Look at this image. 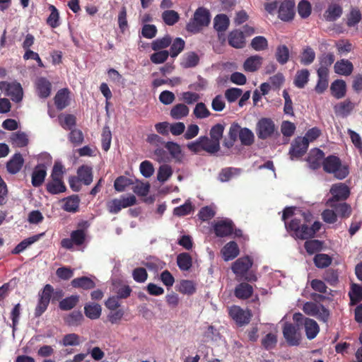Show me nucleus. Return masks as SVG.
<instances>
[{
  "label": "nucleus",
  "instance_id": "nucleus-48",
  "mask_svg": "<svg viewBox=\"0 0 362 362\" xmlns=\"http://www.w3.org/2000/svg\"><path fill=\"white\" fill-rule=\"evenodd\" d=\"M276 60L281 64H286L289 58V50L286 45H280L276 49Z\"/></svg>",
  "mask_w": 362,
  "mask_h": 362
},
{
  "label": "nucleus",
  "instance_id": "nucleus-28",
  "mask_svg": "<svg viewBox=\"0 0 362 362\" xmlns=\"http://www.w3.org/2000/svg\"><path fill=\"white\" fill-rule=\"evenodd\" d=\"M63 209L68 212L74 213L78 211L80 199L77 195H72L63 199Z\"/></svg>",
  "mask_w": 362,
  "mask_h": 362
},
{
  "label": "nucleus",
  "instance_id": "nucleus-13",
  "mask_svg": "<svg viewBox=\"0 0 362 362\" xmlns=\"http://www.w3.org/2000/svg\"><path fill=\"white\" fill-rule=\"evenodd\" d=\"M37 95L41 98H47L50 95L52 84L49 80L44 77H40L35 82Z\"/></svg>",
  "mask_w": 362,
  "mask_h": 362
},
{
  "label": "nucleus",
  "instance_id": "nucleus-21",
  "mask_svg": "<svg viewBox=\"0 0 362 362\" xmlns=\"http://www.w3.org/2000/svg\"><path fill=\"white\" fill-rule=\"evenodd\" d=\"M202 149L209 153H215L220 149L219 142L213 140L207 136L200 137Z\"/></svg>",
  "mask_w": 362,
  "mask_h": 362
},
{
  "label": "nucleus",
  "instance_id": "nucleus-33",
  "mask_svg": "<svg viewBox=\"0 0 362 362\" xmlns=\"http://www.w3.org/2000/svg\"><path fill=\"white\" fill-rule=\"evenodd\" d=\"M78 179L86 185H89L93 181L92 168L88 165H82L77 171Z\"/></svg>",
  "mask_w": 362,
  "mask_h": 362
},
{
  "label": "nucleus",
  "instance_id": "nucleus-16",
  "mask_svg": "<svg viewBox=\"0 0 362 362\" xmlns=\"http://www.w3.org/2000/svg\"><path fill=\"white\" fill-rule=\"evenodd\" d=\"M327 205L333 208L336 213L341 218H348L351 216V208L350 205L346 203L335 202L334 199H329L327 202Z\"/></svg>",
  "mask_w": 362,
  "mask_h": 362
},
{
  "label": "nucleus",
  "instance_id": "nucleus-59",
  "mask_svg": "<svg viewBox=\"0 0 362 362\" xmlns=\"http://www.w3.org/2000/svg\"><path fill=\"white\" fill-rule=\"evenodd\" d=\"M170 42L171 38L170 37V36L166 35L163 38L157 39L152 42L151 47L153 50L157 51L168 47Z\"/></svg>",
  "mask_w": 362,
  "mask_h": 362
},
{
  "label": "nucleus",
  "instance_id": "nucleus-37",
  "mask_svg": "<svg viewBox=\"0 0 362 362\" xmlns=\"http://www.w3.org/2000/svg\"><path fill=\"white\" fill-rule=\"evenodd\" d=\"M342 13L341 8L337 4L330 5L325 13L324 17L327 21H334L339 18Z\"/></svg>",
  "mask_w": 362,
  "mask_h": 362
},
{
  "label": "nucleus",
  "instance_id": "nucleus-27",
  "mask_svg": "<svg viewBox=\"0 0 362 362\" xmlns=\"http://www.w3.org/2000/svg\"><path fill=\"white\" fill-rule=\"evenodd\" d=\"M46 175L47 172L44 165L37 166L32 174V185L34 187L40 186L43 183Z\"/></svg>",
  "mask_w": 362,
  "mask_h": 362
},
{
  "label": "nucleus",
  "instance_id": "nucleus-9",
  "mask_svg": "<svg viewBox=\"0 0 362 362\" xmlns=\"http://www.w3.org/2000/svg\"><path fill=\"white\" fill-rule=\"evenodd\" d=\"M229 315L240 326L248 324L252 316L248 310H243L237 305H233L229 308Z\"/></svg>",
  "mask_w": 362,
  "mask_h": 362
},
{
  "label": "nucleus",
  "instance_id": "nucleus-30",
  "mask_svg": "<svg viewBox=\"0 0 362 362\" xmlns=\"http://www.w3.org/2000/svg\"><path fill=\"white\" fill-rule=\"evenodd\" d=\"M199 61V56L195 52H190L182 56L180 64L185 69L192 68L198 64Z\"/></svg>",
  "mask_w": 362,
  "mask_h": 362
},
{
  "label": "nucleus",
  "instance_id": "nucleus-46",
  "mask_svg": "<svg viewBox=\"0 0 362 362\" xmlns=\"http://www.w3.org/2000/svg\"><path fill=\"white\" fill-rule=\"evenodd\" d=\"M173 170L170 166L162 165L160 166L157 173V179L160 182L167 181L172 175Z\"/></svg>",
  "mask_w": 362,
  "mask_h": 362
},
{
  "label": "nucleus",
  "instance_id": "nucleus-17",
  "mask_svg": "<svg viewBox=\"0 0 362 362\" xmlns=\"http://www.w3.org/2000/svg\"><path fill=\"white\" fill-rule=\"evenodd\" d=\"M294 16V4L290 1H285L281 3L279 9V17L281 20L288 21L291 20Z\"/></svg>",
  "mask_w": 362,
  "mask_h": 362
},
{
  "label": "nucleus",
  "instance_id": "nucleus-6",
  "mask_svg": "<svg viewBox=\"0 0 362 362\" xmlns=\"http://www.w3.org/2000/svg\"><path fill=\"white\" fill-rule=\"evenodd\" d=\"M0 89L14 102L18 103L23 98V91L19 83L1 81L0 82Z\"/></svg>",
  "mask_w": 362,
  "mask_h": 362
},
{
  "label": "nucleus",
  "instance_id": "nucleus-55",
  "mask_svg": "<svg viewBox=\"0 0 362 362\" xmlns=\"http://www.w3.org/2000/svg\"><path fill=\"white\" fill-rule=\"evenodd\" d=\"M111 141L112 134L110 130V128L107 127H105L103 129L101 138L102 148L105 151H107L110 149Z\"/></svg>",
  "mask_w": 362,
  "mask_h": 362
},
{
  "label": "nucleus",
  "instance_id": "nucleus-41",
  "mask_svg": "<svg viewBox=\"0 0 362 362\" xmlns=\"http://www.w3.org/2000/svg\"><path fill=\"white\" fill-rule=\"evenodd\" d=\"M42 235H36L32 237H30L28 238H26L21 241L19 244L16 245V247L13 250V253L14 254H18L22 252L23 250H25L28 246L32 245L33 243H35L38 240L39 238Z\"/></svg>",
  "mask_w": 362,
  "mask_h": 362
},
{
  "label": "nucleus",
  "instance_id": "nucleus-64",
  "mask_svg": "<svg viewBox=\"0 0 362 362\" xmlns=\"http://www.w3.org/2000/svg\"><path fill=\"white\" fill-rule=\"evenodd\" d=\"M296 130V125L289 121H284L281 125V132L284 136H291Z\"/></svg>",
  "mask_w": 362,
  "mask_h": 362
},
{
  "label": "nucleus",
  "instance_id": "nucleus-50",
  "mask_svg": "<svg viewBox=\"0 0 362 362\" xmlns=\"http://www.w3.org/2000/svg\"><path fill=\"white\" fill-rule=\"evenodd\" d=\"M314 262L317 267L325 268L331 264L332 259L328 255L317 254L314 257Z\"/></svg>",
  "mask_w": 362,
  "mask_h": 362
},
{
  "label": "nucleus",
  "instance_id": "nucleus-1",
  "mask_svg": "<svg viewBox=\"0 0 362 362\" xmlns=\"http://www.w3.org/2000/svg\"><path fill=\"white\" fill-rule=\"evenodd\" d=\"M296 209L294 207H286L282 215V219L285 222V226L291 235L296 238L308 239L314 237L316 232H317L322 226L319 221H315L311 227H308L305 223H302L300 220L295 216L290 223L286 220L292 216H296Z\"/></svg>",
  "mask_w": 362,
  "mask_h": 362
},
{
  "label": "nucleus",
  "instance_id": "nucleus-62",
  "mask_svg": "<svg viewBox=\"0 0 362 362\" xmlns=\"http://www.w3.org/2000/svg\"><path fill=\"white\" fill-rule=\"evenodd\" d=\"M78 301V296H71L62 300L59 303L62 310H68L73 308Z\"/></svg>",
  "mask_w": 362,
  "mask_h": 362
},
{
  "label": "nucleus",
  "instance_id": "nucleus-14",
  "mask_svg": "<svg viewBox=\"0 0 362 362\" xmlns=\"http://www.w3.org/2000/svg\"><path fill=\"white\" fill-rule=\"evenodd\" d=\"M223 259L228 262L235 259L240 253L239 247L234 241H230L226 244L221 250Z\"/></svg>",
  "mask_w": 362,
  "mask_h": 362
},
{
  "label": "nucleus",
  "instance_id": "nucleus-2",
  "mask_svg": "<svg viewBox=\"0 0 362 362\" xmlns=\"http://www.w3.org/2000/svg\"><path fill=\"white\" fill-rule=\"evenodd\" d=\"M210 22V13L209 11L203 7L198 8L194 12V16L187 24L186 29L192 33L200 32Z\"/></svg>",
  "mask_w": 362,
  "mask_h": 362
},
{
  "label": "nucleus",
  "instance_id": "nucleus-57",
  "mask_svg": "<svg viewBox=\"0 0 362 362\" xmlns=\"http://www.w3.org/2000/svg\"><path fill=\"white\" fill-rule=\"evenodd\" d=\"M185 44V41L182 38H176L170 48V56L172 57H177L183 50Z\"/></svg>",
  "mask_w": 362,
  "mask_h": 362
},
{
  "label": "nucleus",
  "instance_id": "nucleus-18",
  "mask_svg": "<svg viewBox=\"0 0 362 362\" xmlns=\"http://www.w3.org/2000/svg\"><path fill=\"white\" fill-rule=\"evenodd\" d=\"M334 69L339 75L349 76L353 72L354 66L348 59H341L334 64Z\"/></svg>",
  "mask_w": 362,
  "mask_h": 362
},
{
  "label": "nucleus",
  "instance_id": "nucleus-52",
  "mask_svg": "<svg viewBox=\"0 0 362 362\" xmlns=\"http://www.w3.org/2000/svg\"><path fill=\"white\" fill-rule=\"evenodd\" d=\"M315 58V53L314 50L310 47H306L300 56V62L303 65L310 64Z\"/></svg>",
  "mask_w": 362,
  "mask_h": 362
},
{
  "label": "nucleus",
  "instance_id": "nucleus-32",
  "mask_svg": "<svg viewBox=\"0 0 362 362\" xmlns=\"http://www.w3.org/2000/svg\"><path fill=\"white\" fill-rule=\"evenodd\" d=\"M228 42L230 46L239 49L245 45L243 33L238 30L231 32L228 36Z\"/></svg>",
  "mask_w": 362,
  "mask_h": 362
},
{
  "label": "nucleus",
  "instance_id": "nucleus-15",
  "mask_svg": "<svg viewBox=\"0 0 362 362\" xmlns=\"http://www.w3.org/2000/svg\"><path fill=\"white\" fill-rule=\"evenodd\" d=\"M330 193L332 195L331 199H334L335 202L339 200L346 199L350 194L349 187L343 183L333 185L330 189Z\"/></svg>",
  "mask_w": 362,
  "mask_h": 362
},
{
  "label": "nucleus",
  "instance_id": "nucleus-54",
  "mask_svg": "<svg viewBox=\"0 0 362 362\" xmlns=\"http://www.w3.org/2000/svg\"><path fill=\"white\" fill-rule=\"evenodd\" d=\"M239 173L240 170L237 168H225L220 173L218 178L221 182H227L233 177L238 175Z\"/></svg>",
  "mask_w": 362,
  "mask_h": 362
},
{
  "label": "nucleus",
  "instance_id": "nucleus-47",
  "mask_svg": "<svg viewBox=\"0 0 362 362\" xmlns=\"http://www.w3.org/2000/svg\"><path fill=\"white\" fill-rule=\"evenodd\" d=\"M162 18L167 25H173L178 21L180 16L177 12L173 10H167L162 13Z\"/></svg>",
  "mask_w": 362,
  "mask_h": 362
},
{
  "label": "nucleus",
  "instance_id": "nucleus-19",
  "mask_svg": "<svg viewBox=\"0 0 362 362\" xmlns=\"http://www.w3.org/2000/svg\"><path fill=\"white\" fill-rule=\"evenodd\" d=\"M324 157V153L319 148L312 149L308 158L309 165L313 169L318 168L322 163Z\"/></svg>",
  "mask_w": 362,
  "mask_h": 362
},
{
  "label": "nucleus",
  "instance_id": "nucleus-60",
  "mask_svg": "<svg viewBox=\"0 0 362 362\" xmlns=\"http://www.w3.org/2000/svg\"><path fill=\"white\" fill-rule=\"evenodd\" d=\"M179 291L184 293L191 295L195 292V286L192 281L183 280L180 282Z\"/></svg>",
  "mask_w": 362,
  "mask_h": 362
},
{
  "label": "nucleus",
  "instance_id": "nucleus-51",
  "mask_svg": "<svg viewBox=\"0 0 362 362\" xmlns=\"http://www.w3.org/2000/svg\"><path fill=\"white\" fill-rule=\"evenodd\" d=\"M254 134L248 128H241L239 139L244 145H250L254 141Z\"/></svg>",
  "mask_w": 362,
  "mask_h": 362
},
{
  "label": "nucleus",
  "instance_id": "nucleus-53",
  "mask_svg": "<svg viewBox=\"0 0 362 362\" xmlns=\"http://www.w3.org/2000/svg\"><path fill=\"white\" fill-rule=\"evenodd\" d=\"M194 210V207L190 201H187L183 205L174 209L173 214L177 216H183L189 214Z\"/></svg>",
  "mask_w": 362,
  "mask_h": 362
},
{
  "label": "nucleus",
  "instance_id": "nucleus-39",
  "mask_svg": "<svg viewBox=\"0 0 362 362\" xmlns=\"http://www.w3.org/2000/svg\"><path fill=\"white\" fill-rule=\"evenodd\" d=\"M71 285L75 288L90 289L95 286L94 282L88 277L83 276L72 280Z\"/></svg>",
  "mask_w": 362,
  "mask_h": 362
},
{
  "label": "nucleus",
  "instance_id": "nucleus-8",
  "mask_svg": "<svg viewBox=\"0 0 362 362\" xmlns=\"http://www.w3.org/2000/svg\"><path fill=\"white\" fill-rule=\"evenodd\" d=\"M283 334L290 346H297L300 344L301 334L298 329L293 325L285 323L283 327Z\"/></svg>",
  "mask_w": 362,
  "mask_h": 362
},
{
  "label": "nucleus",
  "instance_id": "nucleus-26",
  "mask_svg": "<svg viewBox=\"0 0 362 362\" xmlns=\"http://www.w3.org/2000/svg\"><path fill=\"white\" fill-rule=\"evenodd\" d=\"M262 64V58L258 55H254L247 58L244 62L245 71L254 72L259 69Z\"/></svg>",
  "mask_w": 362,
  "mask_h": 362
},
{
  "label": "nucleus",
  "instance_id": "nucleus-56",
  "mask_svg": "<svg viewBox=\"0 0 362 362\" xmlns=\"http://www.w3.org/2000/svg\"><path fill=\"white\" fill-rule=\"evenodd\" d=\"M59 121L61 126L66 129H71L76 124V118L71 115H62L59 117Z\"/></svg>",
  "mask_w": 362,
  "mask_h": 362
},
{
  "label": "nucleus",
  "instance_id": "nucleus-20",
  "mask_svg": "<svg viewBox=\"0 0 362 362\" xmlns=\"http://www.w3.org/2000/svg\"><path fill=\"white\" fill-rule=\"evenodd\" d=\"M321 134V131L317 127L309 129L303 137H298V141L303 142L302 149H308L309 144L316 140Z\"/></svg>",
  "mask_w": 362,
  "mask_h": 362
},
{
  "label": "nucleus",
  "instance_id": "nucleus-25",
  "mask_svg": "<svg viewBox=\"0 0 362 362\" xmlns=\"http://www.w3.org/2000/svg\"><path fill=\"white\" fill-rule=\"evenodd\" d=\"M304 326L306 336L309 339H314L320 331L317 323L310 318H305Z\"/></svg>",
  "mask_w": 362,
  "mask_h": 362
},
{
  "label": "nucleus",
  "instance_id": "nucleus-4",
  "mask_svg": "<svg viewBox=\"0 0 362 362\" xmlns=\"http://www.w3.org/2000/svg\"><path fill=\"white\" fill-rule=\"evenodd\" d=\"M64 170L62 164L56 163L51 174V180L47 184V190L57 194L66 191V187L62 181Z\"/></svg>",
  "mask_w": 362,
  "mask_h": 362
},
{
  "label": "nucleus",
  "instance_id": "nucleus-61",
  "mask_svg": "<svg viewBox=\"0 0 362 362\" xmlns=\"http://www.w3.org/2000/svg\"><path fill=\"white\" fill-rule=\"evenodd\" d=\"M71 237L76 245H81L86 240V232L83 229H78L71 232Z\"/></svg>",
  "mask_w": 362,
  "mask_h": 362
},
{
  "label": "nucleus",
  "instance_id": "nucleus-36",
  "mask_svg": "<svg viewBox=\"0 0 362 362\" xmlns=\"http://www.w3.org/2000/svg\"><path fill=\"white\" fill-rule=\"evenodd\" d=\"M252 291L253 289L250 285L242 283L235 288V294L238 298L246 299L251 296Z\"/></svg>",
  "mask_w": 362,
  "mask_h": 362
},
{
  "label": "nucleus",
  "instance_id": "nucleus-7",
  "mask_svg": "<svg viewBox=\"0 0 362 362\" xmlns=\"http://www.w3.org/2000/svg\"><path fill=\"white\" fill-rule=\"evenodd\" d=\"M276 132L274 122L269 118H262L257 124L256 133L261 139L271 137Z\"/></svg>",
  "mask_w": 362,
  "mask_h": 362
},
{
  "label": "nucleus",
  "instance_id": "nucleus-45",
  "mask_svg": "<svg viewBox=\"0 0 362 362\" xmlns=\"http://www.w3.org/2000/svg\"><path fill=\"white\" fill-rule=\"evenodd\" d=\"M309 78V71L307 69H302L296 73L294 84L296 87L302 88L307 83Z\"/></svg>",
  "mask_w": 362,
  "mask_h": 362
},
{
  "label": "nucleus",
  "instance_id": "nucleus-38",
  "mask_svg": "<svg viewBox=\"0 0 362 362\" xmlns=\"http://www.w3.org/2000/svg\"><path fill=\"white\" fill-rule=\"evenodd\" d=\"M59 343L64 346H76L81 343V339L78 334L70 333L65 334Z\"/></svg>",
  "mask_w": 362,
  "mask_h": 362
},
{
  "label": "nucleus",
  "instance_id": "nucleus-43",
  "mask_svg": "<svg viewBox=\"0 0 362 362\" xmlns=\"http://www.w3.org/2000/svg\"><path fill=\"white\" fill-rule=\"evenodd\" d=\"M177 262L181 270L187 271L192 266V258L188 253H181L177 256Z\"/></svg>",
  "mask_w": 362,
  "mask_h": 362
},
{
  "label": "nucleus",
  "instance_id": "nucleus-35",
  "mask_svg": "<svg viewBox=\"0 0 362 362\" xmlns=\"http://www.w3.org/2000/svg\"><path fill=\"white\" fill-rule=\"evenodd\" d=\"M84 312L87 317L95 320L99 318L101 315V307L97 303H88L85 305Z\"/></svg>",
  "mask_w": 362,
  "mask_h": 362
},
{
  "label": "nucleus",
  "instance_id": "nucleus-23",
  "mask_svg": "<svg viewBox=\"0 0 362 362\" xmlns=\"http://www.w3.org/2000/svg\"><path fill=\"white\" fill-rule=\"evenodd\" d=\"M330 90L332 95L334 98L337 99L343 98L346 91V85L345 81L340 79L334 81L331 85Z\"/></svg>",
  "mask_w": 362,
  "mask_h": 362
},
{
  "label": "nucleus",
  "instance_id": "nucleus-40",
  "mask_svg": "<svg viewBox=\"0 0 362 362\" xmlns=\"http://www.w3.org/2000/svg\"><path fill=\"white\" fill-rule=\"evenodd\" d=\"M193 115L197 119H205L211 115L209 110L207 108L204 103H198L194 110Z\"/></svg>",
  "mask_w": 362,
  "mask_h": 362
},
{
  "label": "nucleus",
  "instance_id": "nucleus-12",
  "mask_svg": "<svg viewBox=\"0 0 362 362\" xmlns=\"http://www.w3.org/2000/svg\"><path fill=\"white\" fill-rule=\"evenodd\" d=\"M214 230L218 237L230 235L233 230V223L228 218L218 220L214 223Z\"/></svg>",
  "mask_w": 362,
  "mask_h": 362
},
{
  "label": "nucleus",
  "instance_id": "nucleus-58",
  "mask_svg": "<svg viewBox=\"0 0 362 362\" xmlns=\"http://www.w3.org/2000/svg\"><path fill=\"white\" fill-rule=\"evenodd\" d=\"M349 296L351 301L358 302L362 300V285L353 284L351 285V291H349Z\"/></svg>",
  "mask_w": 362,
  "mask_h": 362
},
{
  "label": "nucleus",
  "instance_id": "nucleus-42",
  "mask_svg": "<svg viewBox=\"0 0 362 362\" xmlns=\"http://www.w3.org/2000/svg\"><path fill=\"white\" fill-rule=\"evenodd\" d=\"M83 321V316L81 311H73L65 318V322L69 326H78Z\"/></svg>",
  "mask_w": 362,
  "mask_h": 362
},
{
  "label": "nucleus",
  "instance_id": "nucleus-49",
  "mask_svg": "<svg viewBox=\"0 0 362 362\" xmlns=\"http://www.w3.org/2000/svg\"><path fill=\"white\" fill-rule=\"evenodd\" d=\"M12 144L18 147H23L27 145L28 138L25 134L23 132H16L11 136Z\"/></svg>",
  "mask_w": 362,
  "mask_h": 362
},
{
  "label": "nucleus",
  "instance_id": "nucleus-3",
  "mask_svg": "<svg viewBox=\"0 0 362 362\" xmlns=\"http://www.w3.org/2000/svg\"><path fill=\"white\" fill-rule=\"evenodd\" d=\"M323 169L326 173L333 174L339 180L345 178L349 174L346 165L335 156H329L322 161Z\"/></svg>",
  "mask_w": 362,
  "mask_h": 362
},
{
  "label": "nucleus",
  "instance_id": "nucleus-31",
  "mask_svg": "<svg viewBox=\"0 0 362 362\" xmlns=\"http://www.w3.org/2000/svg\"><path fill=\"white\" fill-rule=\"evenodd\" d=\"M189 110L188 107L182 103L177 104L170 110V116L176 120L181 119L188 115Z\"/></svg>",
  "mask_w": 362,
  "mask_h": 362
},
{
  "label": "nucleus",
  "instance_id": "nucleus-29",
  "mask_svg": "<svg viewBox=\"0 0 362 362\" xmlns=\"http://www.w3.org/2000/svg\"><path fill=\"white\" fill-rule=\"evenodd\" d=\"M354 107V105L349 100H346L336 105L334 109L337 115L346 117L351 113Z\"/></svg>",
  "mask_w": 362,
  "mask_h": 362
},
{
  "label": "nucleus",
  "instance_id": "nucleus-10",
  "mask_svg": "<svg viewBox=\"0 0 362 362\" xmlns=\"http://www.w3.org/2000/svg\"><path fill=\"white\" fill-rule=\"evenodd\" d=\"M252 265V261L249 257L238 259L232 264L231 269L238 278H243Z\"/></svg>",
  "mask_w": 362,
  "mask_h": 362
},
{
  "label": "nucleus",
  "instance_id": "nucleus-44",
  "mask_svg": "<svg viewBox=\"0 0 362 362\" xmlns=\"http://www.w3.org/2000/svg\"><path fill=\"white\" fill-rule=\"evenodd\" d=\"M229 25V19L225 14L217 15L214 18V28L217 31H224Z\"/></svg>",
  "mask_w": 362,
  "mask_h": 362
},
{
  "label": "nucleus",
  "instance_id": "nucleus-34",
  "mask_svg": "<svg viewBox=\"0 0 362 362\" xmlns=\"http://www.w3.org/2000/svg\"><path fill=\"white\" fill-rule=\"evenodd\" d=\"M303 144V141H298V137L294 140L289 151L291 160L300 158L306 152L307 149H302Z\"/></svg>",
  "mask_w": 362,
  "mask_h": 362
},
{
  "label": "nucleus",
  "instance_id": "nucleus-5",
  "mask_svg": "<svg viewBox=\"0 0 362 362\" xmlns=\"http://www.w3.org/2000/svg\"><path fill=\"white\" fill-rule=\"evenodd\" d=\"M302 310L306 315L315 317L323 322H326L329 316V310L322 304L315 302L305 303Z\"/></svg>",
  "mask_w": 362,
  "mask_h": 362
},
{
  "label": "nucleus",
  "instance_id": "nucleus-63",
  "mask_svg": "<svg viewBox=\"0 0 362 362\" xmlns=\"http://www.w3.org/2000/svg\"><path fill=\"white\" fill-rule=\"evenodd\" d=\"M139 170L141 175L145 177H150L154 173L153 164L148 160H144L141 163Z\"/></svg>",
  "mask_w": 362,
  "mask_h": 362
},
{
  "label": "nucleus",
  "instance_id": "nucleus-11",
  "mask_svg": "<svg viewBox=\"0 0 362 362\" xmlns=\"http://www.w3.org/2000/svg\"><path fill=\"white\" fill-rule=\"evenodd\" d=\"M53 291L52 287L49 284H47L40 296L39 302L36 306L35 315L37 317L40 316L47 309Z\"/></svg>",
  "mask_w": 362,
  "mask_h": 362
},
{
  "label": "nucleus",
  "instance_id": "nucleus-24",
  "mask_svg": "<svg viewBox=\"0 0 362 362\" xmlns=\"http://www.w3.org/2000/svg\"><path fill=\"white\" fill-rule=\"evenodd\" d=\"M23 164V159L21 154H15L7 163L6 168L9 173L16 174L22 168Z\"/></svg>",
  "mask_w": 362,
  "mask_h": 362
},
{
  "label": "nucleus",
  "instance_id": "nucleus-22",
  "mask_svg": "<svg viewBox=\"0 0 362 362\" xmlns=\"http://www.w3.org/2000/svg\"><path fill=\"white\" fill-rule=\"evenodd\" d=\"M69 92L66 88L61 89L57 93L54 97V103L59 110H63L69 105Z\"/></svg>",
  "mask_w": 362,
  "mask_h": 362
}]
</instances>
